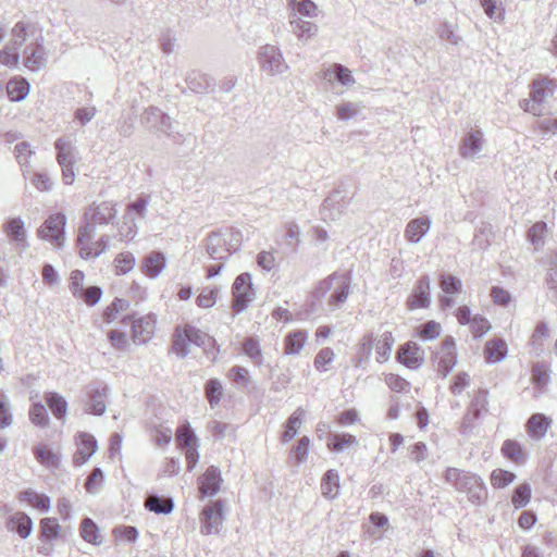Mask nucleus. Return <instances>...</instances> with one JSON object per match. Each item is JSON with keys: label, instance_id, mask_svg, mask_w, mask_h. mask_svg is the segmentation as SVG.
<instances>
[{"label": "nucleus", "instance_id": "50", "mask_svg": "<svg viewBox=\"0 0 557 557\" xmlns=\"http://www.w3.org/2000/svg\"><path fill=\"white\" fill-rule=\"evenodd\" d=\"M223 395V387L219 380L210 379L206 383V396L211 407L216 406Z\"/></svg>", "mask_w": 557, "mask_h": 557}, {"label": "nucleus", "instance_id": "55", "mask_svg": "<svg viewBox=\"0 0 557 557\" xmlns=\"http://www.w3.org/2000/svg\"><path fill=\"white\" fill-rule=\"evenodd\" d=\"M112 534L117 542L134 543L138 537V531L132 525H122L113 529Z\"/></svg>", "mask_w": 557, "mask_h": 557}, {"label": "nucleus", "instance_id": "30", "mask_svg": "<svg viewBox=\"0 0 557 557\" xmlns=\"http://www.w3.org/2000/svg\"><path fill=\"white\" fill-rule=\"evenodd\" d=\"M306 411L299 407L287 419L285 430L281 436L283 444L289 442L298 434V429L302 423Z\"/></svg>", "mask_w": 557, "mask_h": 557}, {"label": "nucleus", "instance_id": "33", "mask_svg": "<svg viewBox=\"0 0 557 557\" xmlns=\"http://www.w3.org/2000/svg\"><path fill=\"white\" fill-rule=\"evenodd\" d=\"M324 76L329 81L334 78L343 86L347 87L352 86L356 83V79L354 78L351 71L339 63H335L329 70H326Z\"/></svg>", "mask_w": 557, "mask_h": 557}, {"label": "nucleus", "instance_id": "1", "mask_svg": "<svg viewBox=\"0 0 557 557\" xmlns=\"http://www.w3.org/2000/svg\"><path fill=\"white\" fill-rule=\"evenodd\" d=\"M104 224V210L102 205H92L85 212V224L79 228L77 246L79 255L84 259L95 258L104 250V236L97 242H91L96 234V227Z\"/></svg>", "mask_w": 557, "mask_h": 557}, {"label": "nucleus", "instance_id": "63", "mask_svg": "<svg viewBox=\"0 0 557 557\" xmlns=\"http://www.w3.org/2000/svg\"><path fill=\"white\" fill-rule=\"evenodd\" d=\"M218 292L216 287H205L196 299L197 305L201 308H211L216 301Z\"/></svg>", "mask_w": 557, "mask_h": 557}, {"label": "nucleus", "instance_id": "46", "mask_svg": "<svg viewBox=\"0 0 557 557\" xmlns=\"http://www.w3.org/2000/svg\"><path fill=\"white\" fill-rule=\"evenodd\" d=\"M440 287L447 295H454L461 290V281L449 273H443L440 277Z\"/></svg>", "mask_w": 557, "mask_h": 557}, {"label": "nucleus", "instance_id": "14", "mask_svg": "<svg viewBox=\"0 0 557 557\" xmlns=\"http://www.w3.org/2000/svg\"><path fill=\"white\" fill-rule=\"evenodd\" d=\"M141 124L148 129L169 134L171 129V117L159 108L150 107L141 115Z\"/></svg>", "mask_w": 557, "mask_h": 557}, {"label": "nucleus", "instance_id": "45", "mask_svg": "<svg viewBox=\"0 0 557 557\" xmlns=\"http://www.w3.org/2000/svg\"><path fill=\"white\" fill-rule=\"evenodd\" d=\"M36 459L45 467H57L59 459L58 456L46 445H38L34 449Z\"/></svg>", "mask_w": 557, "mask_h": 557}, {"label": "nucleus", "instance_id": "49", "mask_svg": "<svg viewBox=\"0 0 557 557\" xmlns=\"http://www.w3.org/2000/svg\"><path fill=\"white\" fill-rule=\"evenodd\" d=\"M549 373L545 364L536 362L532 367V383L539 388L544 389L549 383Z\"/></svg>", "mask_w": 557, "mask_h": 557}, {"label": "nucleus", "instance_id": "15", "mask_svg": "<svg viewBox=\"0 0 557 557\" xmlns=\"http://www.w3.org/2000/svg\"><path fill=\"white\" fill-rule=\"evenodd\" d=\"M222 525V503L213 502L205 507L201 518V533H219Z\"/></svg>", "mask_w": 557, "mask_h": 557}, {"label": "nucleus", "instance_id": "39", "mask_svg": "<svg viewBox=\"0 0 557 557\" xmlns=\"http://www.w3.org/2000/svg\"><path fill=\"white\" fill-rule=\"evenodd\" d=\"M394 338L391 332H384L376 343V361L383 363L387 361L392 354Z\"/></svg>", "mask_w": 557, "mask_h": 557}, {"label": "nucleus", "instance_id": "5", "mask_svg": "<svg viewBox=\"0 0 557 557\" xmlns=\"http://www.w3.org/2000/svg\"><path fill=\"white\" fill-rule=\"evenodd\" d=\"M232 308L236 313H240L248 308L249 304L255 298L250 273L244 272L235 278L232 285Z\"/></svg>", "mask_w": 557, "mask_h": 557}, {"label": "nucleus", "instance_id": "42", "mask_svg": "<svg viewBox=\"0 0 557 557\" xmlns=\"http://www.w3.org/2000/svg\"><path fill=\"white\" fill-rule=\"evenodd\" d=\"M531 499V485L527 482L518 485L512 494L511 503L516 509L525 507Z\"/></svg>", "mask_w": 557, "mask_h": 557}, {"label": "nucleus", "instance_id": "35", "mask_svg": "<svg viewBox=\"0 0 557 557\" xmlns=\"http://www.w3.org/2000/svg\"><path fill=\"white\" fill-rule=\"evenodd\" d=\"M502 453L507 459L516 463H523L527 459V454L523 447L520 443L513 440H506L503 443Z\"/></svg>", "mask_w": 557, "mask_h": 557}, {"label": "nucleus", "instance_id": "47", "mask_svg": "<svg viewBox=\"0 0 557 557\" xmlns=\"http://www.w3.org/2000/svg\"><path fill=\"white\" fill-rule=\"evenodd\" d=\"M306 342V335L302 332H294L286 336L285 339V354L294 355L298 354L304 347Z\"/></svg>", "mask_w": 557, "mask_h": 557}, {"label": "nucleus", "instance_id": "52", "mask_svg": "<svg viewBox=\"0 0 557 557\" xmlns=\"http://www.w3.org/2000/svg\"><path fill=\"white\" fill-rule=\"evenodd\" d=\"M357 444V438L351 434H334L331 436L327 447L333 451H341L343 448Z\"/></svg>", "mask_w": 557, "mask_h": 557}, {"label": "nucleus", "instance_id": "4", "mask_svg": "<svg viewBox=\"0 0 557 557\" xmlns=\"http://www.w3.org/2000/svg\"><path fill=\"white\" fill-rule=\"evenodd\" d=\"M488 411V392L485 388H478L471 395L467 411L460 424V433L468 435L475 428V422Z\"/></svg>", "mask_w": 557, "mask_h": 557}, {"label": "nucleus", "instance_id": "59", "mask_svg": "<svg viewBox=\"0 0 557 557\" xmlns=\"http://www.w3.org/2000/svg\"><path fill=\"white\" fill-rule=\"evenodd\" d=\"M176 440L182 448L195 446L196 435L188 423L177 430Z\"/></svg>", "mask_w": 557, "mask_h": 557}, {"label": "nucleus", "instance_id": "27", "mask_svg": "<svg viewBox=\"0 0 557 557\" xmlns=\"http://www.w3.org/2000/svg\"><path fill=\"white\" fill-rule=\"evenodd\" d=\"M322 495L327 499H335L339 493V474L337 470H327L321 480Z\"/></svg>", "mask_w": 557, "mask_h": 557}, {"label": "nucleus", "instance_id": "40", "mask_svg": "<svg viewBox=\"0 0 557 557\" xmlns=\"http://www.w3.org/2000/svg\"><path fill=\"white\" fill-rule=\"evenodd\" d=\"M134 267L135 257L128 251L119 253L113 261L114 273L116 275L127 274L134 269Z\"/></svg>", "mask_w": 557, "mask_h": 557}, {"label": "nucleus", "instance_id": "26", "mask_svg": "<svg viewBox=\"0 0 557 557\" xmlns=\"http://www.w3.org/2000/svg\"><path fill=\"white\" fill-rule=\"evenodd\" d=\"M550 419L543 413L532 414L527 422V431L534 440H541L547 433L550 426Z\"/></svg>", "mask_w": 557, "mask_h": 557}, {"label": "nucleus", "instance_id": "19", "mask_svg": "<svg viewBox=\"0 0 557 557\" xmlns=\"http://www.w3.org/2000/svg\"><path fill=\"white\" fill-rule=\"evenodd\" d=\"M77 450L73 457L76 466L84 465L97 450L96 438L87 433H81L76 441Z\"/></svg>", "mask_w": 557, "mask_h": 557}, {"label": "nucleus", "instance_id": "62", "mask_svg": "<svg viewBox=\"0 0 557 557\" xmlns=\"http://www.w3.org/2000/svg\"><path fill=\"white\" fill-rule=\"evenodd\" d=\"M102 296V289L99 286H89L83 289L82 295L76 298L82 299L87 306H95Z\"/></svg>", "mask_w": 557, "mask_h": 557}, {"label": "nucleus", "instance_id": "48", "mask_svg": "<svg viewBox=\"0 0 557 557\" xmlns=\"http://www.w3.org/2000/svg\"><path fill=\"white\" fill-rule=\"evenodd\" d=\"M137 234L135 219L131 214H125L123 222L119 225L117 236L120 240H132Z\"/></svg>", "mask_w": 557, "mask_h": 557}, {"label": "nucleus", "instance_id": "28", "mask_svg": "<svg viewBox=\"0 0 557 557\" xmlns=\"http://www.w3.org/2000/svg\"><path fill=\"white\" fill-rule=\"evenodd\" d=\"M289 24L292 27V32L300 40H308L318 30V26L314 23L302 20L300 16L297 15V13L293 14Z\"/></svg>", "mask_w": 557, "mask_h": 557}, {"label": "nucleus", "instance_id": "44", "mask_svg": "<svg viewBox=\"0 0 557 557\" xmlns=\"http://www.w3.org/2000/svg\"><path fill=\"white\" fill-rule=\"evenodd\" d=\"M29 420L40 428L49 426V416L46 407L41 403H35L29 409Z\"/></svg>", "mask_w": 557, "mask_h": 557}, {"label": "nucleus", "instance_id": "24", "mask_svg": "<svg viewBox=\"0 0 557 557\" xmlns=\"http://www.w3.org/2000/svg\"><path fill=\"white\" fill-rule=\"evenodd\" d=\"M37 30L38 29L35 24L17 22L12 28V38L9 45H11L14 51H16L24 45V42H26L30 36H35Z\"/></svg>", "mask_w": 557, "mask_h": 557}, {"label": "nucleus", "instance_id": "18", "mask_svg": "<svg viewBox=\"0 0 557 557\" xmlns=\"http://www.w3.org/2000/svg\"><path fill=\"white\" fill-rule=\"evenodd\" d=\"M199 492L201 497L215 495L221 487V471L215 466H210L206 472L199 478Z\"/></svg>", "mask_w": 557, "mask_h": 557}, {"label": "nucleus", "instance_id": "12", "mask_svg": "<svg viewBox=\"0 0 557 557\" xmlns=\"http://www.w3.org/2000/svg\"><path fill=\"white\" fill-rule=\"evenodd\" d=\"M431 282L428 275H422L407 299V307L410 310L428 308L431 304Z\"/></svg>", "mask_w": 557, "mask_h": 557}, {"label": "nucleus", "instance_id": "60", "mask_svg": "<svg viewBox=\"0 0 557 557\" xmlns=\"http://www.w3.org/2000/svg\"><path fill=\"white\" fill-rule=\"evenodd\" d=\"M99 529L90 518H85L81 524V535L89 543L97 544Z\"/></svg>", "mask_w": 557, "mask_h": 557}, {"label": "nucleus", "instance_id": "56", "mask_svg": "<svg viewBox=\"0 0 557 557\" xmlns=\"http://www.w3.org/2000/svg\"><path fill=\"white\" fill-rule=\"evenodd\" d=\"M149 202H150V196H148V195L139 196L135 201L131 202L127 206L126 214H131V216H133V218H134V215H137L141 219L145 218Z\"/></svg>", "mask_w": 557, "mask_h": 557}, {"label": "nucleus", "instance_id": "8", "mask_svg": "<svg viewBox=\"0 0 557 557\" xmlns=\"http://www.w3.org/2000/svg\"><path fill=\"white\" fill-rule=\"evenodd\" d=\"M260 67L269 75H278L287 71L288 65L282 51L273 45H264L258 52Z\"/></svg>", "mask_w": 557, "mask_h": 557}, {"label": "nucleus", "instance_id": "29", "mask_svg": "<svg viewBox=\"0 0 557 557\" xmlns=\"http://www.w3.org/2000/svg\"><path fill=\"white\" fill-rule=\"evenodd\" d=\"M145 507L158 515H168L174 508V502L170 497H163L157 494H150L146 498Z\"/></svg>", "mask_w": 557, "mask_h": 557}, {"label": "nucleus", "instance_id": "16", "mask_svg": "<svg viewBox=\"0 0 557 557\" xmlns=\"http://www.w3.org/2000/svg\"><path fill=\"white\" fill-rule=\"evenodd\" d=\"M483 132L479 128H471L463 136L459 146V154L463 159H474L482 150Z\"/></svg>", "mask_w": 557, "mask_h": 557}, {"label": "nucleus", "instance_id": "43", "mask_svg": "<svg viewBox=\"0 0 557 557\" xmlns=\"http://www.w3.org/2000/svg\"><path fill=\"white\" fill-rule=\"evenodd\" d=\"M244 354L249 357L256 366H261L263 362L262 352L259 341L255 337H248L243 344Z\"/></svg>", "mask_w": 557, "mask_h": 557}, {"label": "nucleus", "instance_id": "54", "mask_svg": "<svg viewBox=\"0 0 557 557\" xmlns=\"http://www.w3.org/2000/svg\"><path fill=\"white\" fill-rule=\"evenodd\" d=\"M516 479V474L508 470L496 469L491 473V482L494 487L503 488Z\"/></svg>", "mask_w": 557, "mask_h": 557}, {"label": "nucleus", "instance_id": "3", "mask_svg": "<svg viewBox=\"0 0 557 557\" xmlns=\"http://www.w3.org/2000/svg\"><path fill=\"white\" fill-rule=\"evenodd\" d=\"M334 290L330 297V305L334 308L344 304L350 293V275L348 273H333L329 277L319 282L313 292L317 299L324 297L332 288Z\"/></svg>", "mask_w": 557, "mask_h": 557}, {"label": "nucleus", "instance_id": "64", "mask_svg": "<svg viewBox=\"0 0 557 557\" xmlns=\"http://www.w3.org/2000/svg\"><path fill=\"white\" fill-rule=\"evenodd\" d=\"M359 112V106L355 102H344L336 107V116L338 120L348 121Z\"/></svg>", "mask_w": 557, "mask_h": 557}, {"label": "nucleus", "instance_id": "36", "mask_svg": "<svg viewBox=\"0 0 557 557\" xmlns=\"http://www.w3.org/2000/svg\"><path fill=\"white\" fill-rule=\"evenodd\" d=\"M45 399H46L47 405L51 409L53 416L58 420H62L66 416L67 403L64 399V397H62L61 395H59L55 392H49V393H46Z\"/></svg>", "mask_w": 557, "mask_h": 557}, {"label": "nucleus", "instance_id": "17", "mask_svg": "<svg viewBox=\"0 0 557 557\" xmlns=\"http://www.w3.org/2000/svg\"><path fill=\"white\" fill-rule=\"evenodd\" d=\"M431 218L429 215L412 219L406 225L404 236L410 244H418L428 234L431 228Z\"/></svg>", "mask_w": 557, "mask_h": 557}, {"label": "nucleus", "instance_id": "20", "mask_svg": "<svg viewBox=\"0 0 557 557\" xmlns=\"http://www.w3.org/2000/svg\"><path fill=\"white\" fill-rule=\"evenodd\" d=\"M206 250L213 260H226L232 253L225 239L219 233H210L206 239Z\"/></svg>", "mask_w": 557, "mask_h": 557}, {"label": "nucleus", "instance_id": "41", "mask_svg": "<svg viewBox=\"0 0 557 557\" xmlns=\"http://www.w3.org/2000/svg\"><path fill=\"white\" fill-rule=\"evenodd\" d=\"M484 13L495 22H502L505 17V9L500 0H480Z\"/></svg>", "mask_w": 557, "mask_h": 557}, {"label": "nucleus", "instance_id": "38", "mask_svg": "<svg viewBox=\"0 0 557 557\" xmlns=\"http://www.w3.org/2000/svg\"><path fill=\"white\" fill-rule=\"evenodd\" d=\"M7 92L12 101H22L29 92V84L24 79H11L7 85Z\"/></svg>", "mask_w": 557, "mask_h": 557}, {"label": "nucleus", "instance_id": "58", "mask_svg": "<svg viewBox=\"0 0 557 557\" xmlns=\"http://www.w3.org/2000/svg\"><path fill=\"white\" fill-rule=\"evenodd\" d=\"M417 332H418V335L424 341L434 339V338L438 337L441 334V325H440V323H437L435 321H428V322L421 324L417 329Z\"/></svg>", "mask_w": 557, "mask_h": 557}, {"label": "nucleus", "instance_id": "7", "mask_svg": "<svg viewBox=\"0 0 557 557\" xmlns=\"http://www.w3.org/2000/svg\"><path fill=\"white\" fill-rule=\"evenodd\" d=\"M351 197L345 189L335 188L324 199L321 207V216L324 221H336L346 211L350 203Z\"/></svg>", "mask_w": 557, "mask_h": 557}, {"label": "nucleus", "instance_id": "37", "mask_svg": "<svg viewBox=\"0 0 557 557\" xmlns=\"http://www.w3.org/2000/svg\"><path fill=\"white\" fill-rule=\"evenodd\" d=\"M311 440L305 435L300 437L295 446L290 449L289 459L296 465L304 463L310 451Z\"/></svg>", "mask_w": 557, "mask_h": 557}, {"label": "nucleus", "instance_id": "53", "mask_svg": "<svg viewBox=\"0 0 557 557\" xmlns=\"http://www.w3.org/2000/svg\"><path fill=\"white\" fill-rule=\"evenodd\" d=\"M129 305L127 299L115 298L110 306H107V324L117 319L119 314L126 312Z\"/></svg>", "mask_w": 557, "mask_h": 557}, {"label": "nucleus", "instance_id": "51", "mask_svg": "<svg viewBox=\"0 0 557 557\" xmlns=\"http://www.w3.org/2000/svg\"><path fill=\"white\" fill-rule=\"evenodd\" d=\"M61 527L55 518H44L40 521L41 536L48 541L54 540L60 535Z\"/></svg>", "mask_w": 557, "mask_h": 557}, {"label": "nucleus", "instance_id": "22", "mask_svg": "<svg viewBox=\"0 0 557 557\" xmlns=\"http://www.w3.org/2000/svg\"><path fill=\"white\" fill-rule=\"evenodd\" d=\"M166 265V259L163 252L152 251L147 255L141 263L143 272L150 278L158 277Z\"/></svg>", "mask_w": 557, "mask_h": 557}, {"label": "nucleus", "instance_id": "25", "mask_svg": "<svg viewBox=\"0 0 557 557\" xmlns=\"http://www.w3.org/2000/svg\"><path fill=\"white\" fill-rule=\"evenodd\" d=\"M7 528L26 539L33 531V521L25 512L20 511L9 517Z\"/></svg>", "mask_w": 557, "mask_h": 557}, {"label": "nucleus", "instance_id": "11", "mask_svg": "<svg viewBox=\"0 0 557 557\" xmlns=\"http://www.w3.org/2000/svg\"><path fill=\"white\" fill-rule=\"evenodd\" d=\"M396 358L405 367L417 370L424 362V350L419 344L407 342L398 347Z\"/></svg>", "mask_w": 557, "mask_h": 557}, {"label": "nucleus", "instance_id": "9", "mask_svg": "<svg viewBox=\"0 0 557 557\" xmlns=\"http://www.w3.org/2000/svg\"><path fill=\"white\" fill-rule=\"evenodd\" d=\"M125 325H131L133 331V341L135 344H146L151 339L156 330L157 318L153 313H149L135 320L132 315L122 317Z\"/></svg>", "mask_w": 557, "mask_h": 557}, {"label": "nucleus", "instance_id": "6", "mask_svg": "<svg viewBox=\"0 0 557 557\" xmlns=\"http://www.w3.org/2000/svg\"><path fill=\"white\" fill-rule=\"evenodd\" d=\"M431 360L438 375L445 379L457 363L456 343L453 336H446L441 349L433 354Z\"/></svg>", "mask_w": 557, "mask_h": 557}, {"label": "nucleus", "instance_id": "2", "mask_svg": "<svg viewBox=\"0 0 557 557\" xmlns=\"http://www.w3.org/2000/svg\"><path fill=\"white\" fill-rule=\"evenodd\" d=\"M211 342V337L190 324L175 327L172 341V350L180 358H185L190 352V345L206 347Z\"/></svg>", "mask_w": 557, "mask_h": 557}, {"label": "nucleus", "instance_id": "57", "mask_svg": "<svg viewBox=\"0 0 557 557\" xmlns=\"http://www.w3.org/2000/svg\"><path fill=\"white\" fill-rule=\"evenodd\" d=\"M471 383V377L467 372H458L451 380L449 391L453 395H461Z\"/></svg>", "mask_w": 557, "mask_h": 557}, {"label": "nucleus", "instance_id": "21", "mask_svg": "<svg viewBox=\"0 0 557 557\" xmlns=\"http://www.w3.org/2000/svg\"><path fill=\"white\" fill-rule=\"evenodd\" d=\"M3 232L7 236L16 244L21 249L28 247L26 237L27 233L25 230L24 222L21 218L10 219L3 224Z\"/></svg>", "mask_w": 557, "mask_h": 557}, {"label": "nucleus", "instance_id": "32", "mask_svg": "<svg viewBox=\"0 0 557 557\" xmlns=\"http://www.w3.org/2000/svg\"><path fill=\"white\" fill-rule=\"evenodd\" d=\"M54 147L58 151L57 160L60 165H73L74 164V147L69 137L59 138Z\"/></svg>", "mask_w": 557, "mask_h": 557}, {"label": "nucleus", "instance_id": "10", "mask_svg": "<svg viewBox=\"0 0 557 557\" xmlns=\"http://www.w3.org/2000/svg\"><path fill=\"white\" fill-rule=\"evenodd\" d=\"M65 224L66 218L63 213L51 214L39 227L38 236L42 239H50L58 246H62Z\"/></svg>", "mask_w": 557, "mask_h": 557}, {"label": "nucleus", "instance_id": "61", "mask_svg": "<svg viewBox=\"0 0 557 557\" xmlns=\"http://www.w3.org/2000/svg\"><path fill=\"white\" fill-rule=\"evenodd\" d=\"M547 231V224L543 221L536 222L528 232V238L535 247L543 244V238Z\"/></svg>", "mask_w": 557, "mask_h": 557}, {"label": "nucleus", "instance_id": "13", "mask_svg": "<svg viewBox=\"0 0 557 557\" xmlns=\"http://www.w3.org/2000/svg\"><path fill=\"white\" fill-rule=\"evenodd\" d=\"M42 41L44 38L39 34L34 37V42L24 49L25 66L30 71H39L47 63Z\"/></svg>", "mask_w": 557, "mask_h": 557}, {"label": "nucleus", "instance_id": "31", "mask_svg": "<svg viewBox=\"0 0 557 557\" xmlns=\"http://www.w3.org/2000/svg\"><path fill=\"white\" fill-rule=\"evenodd\" d=\"M485 358L490 362H499L507 356V344L502 338H493L485 344Z\"/></svg>", "mask_w": 557, "mask_h": 557}, {"label": "nucleus", "instance_id": "23", "mask_svg": "<svg viewBox=\"0 0 557 557\" xmlns=\"http://www.w3.org/2000/svg\"><path fill=\"white\" fill-rule=\"evenodd\" d=\"M188 88L196 94H206L214 87V79L199 71H190L185 79Z\"/></svg>", "mask_w": 557, "mask_h": 557}, {"label": "nucleus", "instance_id": "34", "mask_svg": "<svg viewBox=\"0 0 557 557\" xmlns=\"http://www.w3.org/2000/svg\"><path fill=\"white\" fill-rule=\"evenodd\" d=\"M556 87V83L550 79L534 82L530 96L542 106L554 94Z\"/></svg>", "mask_w": 557, "mask_h": 557}]
</instances>
